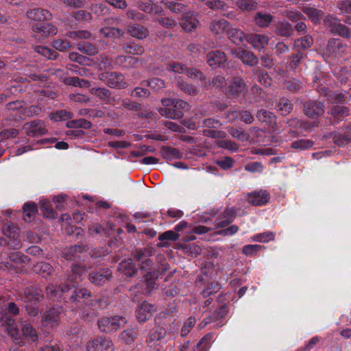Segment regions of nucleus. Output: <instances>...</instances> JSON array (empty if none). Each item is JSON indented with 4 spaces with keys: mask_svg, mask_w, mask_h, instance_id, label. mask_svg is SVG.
Masks as SVG:
<instances>
[{
    "mask_svg": "<svg viewBox=\"0 0 351 351\" xmlns=\"http://www.w3.org/2000/svg\"><path fill=\"white\" fill-rule=\"evenodd\" d=\"M20 309L14 302H9L5 310L0 313V323L5 327V330L19 345L23 342L21 338L17 323L14 316L19 314Z\"/></svg>",
    "mask_w": 351,
    "mask_h": 351,
    "instance_id": "obj_1",
    "label": "nucleus"
},
{
    "mask_svg": "<svg viewBox=\"0 0 351 351\" xmlns=\"http://www.w3.org/2000/svg\"><path fill=\"white\" fill-rule=\"evenodd\" d=\"M161 103L163 107L158 109L160 115L172 119L182 118L183 110H189L188 102L179 99H162Z\"/></svg>",
    "mask_w": 351,
    "mask_h": 351,
    "instance_id": "obj_2",
    "label": "nucleus"
},
{
    "mask_svg": "<svg viewBox=\"0 0 351 351\" xmlns=\"http://www.w3.org/2000/svg\"><path fill=\"white\" fill-rule=\"evenodd\" d=\"M127 322L125 317L122 316L103 317L97 320L99 330L105 333L116 332Z\"/></svg>",
    "mask_w": 351,
    "mask_h": 351,
    "instance_id": "obj_3",
    "label": "nucleus"
},
{
    "mask_svg": "<svg viewBox=\"0 0 351 351\" xmlns=\"http://www.w3.org/2000/svg\"><path fill=\"white\" fill-rule=\"evenodd\" d=\"M92 293L86 288H75L71 295L67 293L64 297V302L75 304L77 307L82 305H93V300L90 299Z\"/></svg>",
    "mask_w": 351,
    "mask_h": 351,
    "instance_id": "obj_4",
    "label": "nucleus"
},
{
    "mask_svg": "<svg viewBox=\"0 0 351 351\" xmlns=\"http://www.w3.org/2000/svg\"><path fill=\"white\" fill-rule=\"evenodd\" d=\"M324 23L330 29L332 34L346 39L351 38V29L344 24L341 23L340 20L337 17L328 15L324 18Z\"/></svg>",
    "mask_w": 351,
    "mask_h": 351,
    "instance_id": "obj_5",
    "label": "nucleus"
},
{
    "mask_svg": "<svg viewBox=\"0 0 351 351\" xmlns=\"http://www.w3.org/2000/svg\"><path fill=\"white\" fill-rule=\"evenodd\" d=\"M99 79L112 88H125L128 84L124 75L119 72H103L99 74Z\"/></svg>",
    "mask_w": 351,
    "mask_h": 351,
    "instance_id": "obj_6",
    "label": "nucleus"
},
{
    "mask_svg": "<svg viewBox=\"0 0 351 351\" xmlns=\"http://www.w3.org/2000/svg\"><path fill=\"white\" fill-rule=\"evenodd\" d=\"M112 277V272L108 267L96 268L88 274V279L92 284L101 286L109 282Z\"/></svg>",
    "mask_w": 351,
    "mask_h": 351,
    "instance_id": "obj_7",
    "label": "nucleus"
},
{
    "mask_svg": "<svg viewBox=\"0 0 351 351\" xmlns=\"http://www.w3.org/2000/svg\"><path fill=\"white\" fill-rule=\"evenodd\" d=\"M246 90L247 85L244 80L240 76H234L229 82L225 90V94L228 98H234L238 97Z\"/></svg>",
    "mask_w": 351,
    "mask_h": 351,
    "instance_id": "obj_8",
    "label": "nucleus"
},
{
    "mask_svg": "<svg viewBox=\"0 0 351 351\" xmlns=\"http://www.w3.org/2000/svg\"><path fill=\"white\" fill-rule=\"evenodd\" d=\"M86 351H112L114 344L110 338L97 337L87 342Z\"/></svg>",
    "mask_w": 351,
    "mask_h": 351,
    "instance_id": "obj_9",
    "label": "nucleus"
},
{
    "mask_svg": "<svg viewBox=\"0 0 351 351\" xmlns=\"http://www.w3.org/2000/svg\"><path fill=\"white\" fill-rule=\"evenodd\" d=\"M25 134L31 137L43 136L47 133L45 123L43 121L36 119L25 123L23 127Z\"/></svg>",
    "mask_w": 351,
    "mask_h": 351,
    "instance_id": "obj_10",
    "label": "nucleus"
},
{
    "mask_svg": "<svg viewBox=\"0 0 351 351\" xmlns=\"http://www.w3.org/2000/svg\"><path fill=\"white\" fill-rule=\"evenodd\" d=\"M71 289L70 285L68 284H64L58 287H56L53 284H49L45 288V293L49 300L54 301L64 300V297H66Z\"/></svg>",
    "mask_w": 351,
    "mask_h": 351,
    "instance_id": "obj_11",
    "label": "nucleus"
},
{
    "mask_svg": "<svg viewBox=\"0 0 351 351\" xmlns=\"http://www.w3.org/2000/svg\"><path fill=\"white\" fill-rule=\"evenodd\" d=\"M324 103L317 100H308L304 103V113L311 119H317L324 113Z\"/></svg>",
    "mask_w": 351,
    "mask_h": 351,
    "instance_id": "obj_12",
    "label": "nucleus"
},
{
    "mask_svg": "<svg viewBox=\"0 0 351 351\" xmlns=\"http://www.w3.org/2000/svg\"><path fill=\"white\" fill-rule=\"evenodd\" d=\"M44 298V293L39 285H30L25 288L21 295L23 302H40Z\"/></svg>",
    "mask_w": 351,
    "mask_h": 351,
    "instance_id": "obj_13",
    "label": "nucleus"
},
{
    "mask_svg": "<svg viewBox=\"0 0 351 351\" xmlns=\"http://www.w3.org/2000/svg\"><path fill=\"white\" fill-rule=\"evenodd\" d=\"M32 31L36 34L35 37L45 38L53 36L58 32L56 27L49 23H36L32 27Z\"/></svg>",
    "mask_w": 351,
    "mask_h": 351,
    "instance_id": "obj_14",
    "label": "nucleus"
},
{
    "mask_svg": "<svg viewBox=\"0 0 351 351\" xmlns=\"http://www.w3.org/2000/svg\"><path fill=\"white\" fill-rule=\"evenodd\" d=\"M62 312V308L60 306L51 307L43 313L42 315V322L45 326L51 327L58 324L60 316Z\"/></svg>",
    "mask_w": 351,
    "mask_h": 351,
    "instance_id": "obj_15",
    "label": "nucleus"
},
{
    "mask_svg": "<svg viewBox=\"0 0 351 351\" xmlns=\"http://www.w3.org/2000/svg\"><path fill=\"white\" fill-rule=\"evenodd\" d=\"M157 311L155 305L147 302H142L136 311V317L139 322H145L149 319Z\"/></svg>",
    "mask_w": 351,
    "mask_h": 351,
    "instance_id": "obj_16",
    "label": "nucleus"
},
{
    "mask_svg": "<svg viewBox=\"0 0 351 351\" xmlns=\"http://www.w3.org/2000/svg\"><path fill=\"white\" fill-rule=\"evenodd\" d=\"M270 198L269 193L266 190L254 191L247 195V201L254 206L266 204Z\"/></svg>",
    "mask_w": 351,
    "mask_h": 351,
    "instance_id": "obj_17",
    "label": "nucleus"
},
{
    "mask_svg": "<svg viewBox=\"0 0 351 351\" xmlns=\"http://www.w3.org/2000/svg\"><path fill=\"white\" fill-rule=\"evenodd\" d=\"M89 91L90 94L95 96L106 104L114 105L116 103L115 97L112 95V92L107 88L93 87Z\"/></svg>",
    "mask_w": 351,
    "mask_h": 351,
    "instance_id": "obj_18",
    "label": "nucleus"
},
{
    "mask_svg": "<svg viewBox=\"0 0 351 351\" xmlns=\"http://www.w3.org/2000/svg\"><path fill=\"white\" fill-rule=\"evenodd\" d=\"M227 60V57L223 51H212L206 55V62L213 69H216L223 64Z\"/></svg>",
    "mask_w": 351,
    "mask_h": 351,
    "instance_id": "obj_19",
    "label": "nucleus"
},
{
    "mask_svg": "<svg viewBox=\"0 0 351 351\" xmlns=\"http://www.w3.org/2000/svg\"><path fill=\"white\" fill-rule=\"evenodd\" d=\"M127 32L138 40L146 38L149 36L148 29L138 23L130 24L127 26Z\"/></svg>",
    "mask_w": 351,
    "mask_h": 351,
    "instance_id": "obj_20",
    "label": "nucleus"
},
{
    "mask_svg": "<svg viewBox=\"0 0 351 351\" xmlns=\"http://www.w3.org/2000/svg\"><path fill=\"white\" fill-rule=\"evenodd\" d=\"M247 40L254 49L260 51L268 45L269 38L264 34H254L250 35Z\"/></svg>",
    "mask_w": 351,
    "mask_h": 351,
    "instance_id": "obj_21",
    "label": "nucleus"
},
{
    "mask_svg": "<svg viewBox=\"0 0 351 351\" xmlns=\"http://www.w3.org/2000/svg\"><path fill=\"white\" fill-rule=\"evenodd\" d=\"M275 34L281 37L289 38L294 33L292 25L286 21H278L275 24Z\"/></svg>",
    "mask_w": 351,
    "mask_h": 351,
    "instance_id": "obj_22",
    "label": "nucleus"
},
{
    "mask_svg": "<svg viewBox=\"0 0 351 351\" xmlns=\"http://www.w3.org/2000/svg\"><path fill=\"white\" fill-rule=\"evenodd\" d=\"M28 19L34 21H45L51 19L52 15L47 10L43 8H34L27 12Z\"/></svg>",
    "mask_w": 351,
    "mask_h": 351,
    "instance_id": "obj_23",
    "label": "nucleus"
},
{
    "mask_svg": "<svg viewBox=\"0 0 351 351\" xmlns=\"http://www.w3.org/2000/svg\"><path fill=\"white\" fill-rule=\"evenodd\" d=\"M166 335V330L163 328H159L157 329H152L149 331V333L146 339L147 345L152 348L154 346L157 344L156 343L162 339Z\"/></svg>",
    "mask_w": 351,
    "mask_h": 351,
    "instance_id": "obj_24",
    "label": "nucleus"
},
{
    "mask_svg": "<svg viewBox=\"0 0 351 351\" xmlns=\"http://www.w3.org/2000/svg\"><path fill=\"white\" fill-rule=\"evenodd\" d=\"M84 251H85L84 245H74L63 250L62 257L67 261H73L80 258V254Z\"/></svg>",
    "mask_w": 351,
    "mask_h": 351,
    "instance_id": "obj_25",
    "label": "nucleus"
},
{
    "mask_svg": "<svg viewBox=\"0 0 351 351\" xmlns=\"http://www.w3.org/2000/svg\"><path fill=\"white\" fill-rule=\"evenodd\" d=\"M237 216V210L234 208H227L221 215L222 220L217 222V228H223L232 223Z\"/></svg>",
    "mask_w": 351,
    "mask_h": 351,
    "instance_id": "obj_26",
    "label": "nucleus"
},
{
    "mask_svg": "<svg viewBox=\"0 0 351 351\" xmlns=\"http://www.w3.org/2000/svg\"><path fill=\"white\" fill-rule=\"evenodd\" d=\"M306 54L303 51H295L291 56H288L287 67L291 70H295L299 67L302 61L306 58Z\"/></svg>",
    "mask_w": 351,
    "mask_h": 351,
    "instance_id": "obj_27",
    "label": "nucleus"
},
{
    "mask_svg": "<svg viewBox=\"0 0 351 351\" xmlns=\"http://www.w3.org/2000/svg\"><path fill=\"white\" fill-rule=\"evenodd\" d=\"M4 234L9 238V240L6 241V239L3 237H0V247L3 245H7L8 247L14 250L19 249L21 247V243L17 239L19 237V232H4Z\"/></svg>",
    "mask_w": 351,
    "mask_h": 351,
    "instance_id": "obj_28",
    "label": "nucleus"
},
{
    "mask_svg": "<svg viewBox=\"0 0 351 351\" xmlns=\"http://www.w3.org/2000/svg\"><path fill=\"white\" fill-rule=\"evenodd\" d=\"M347 46L339 38H330L327 45V50L330 55L343 53Z\"/></svg>",
    "mask_w": 351,
    "mask_h": 351,
    "instance_id": "obj_29",
    "label": "nucleus"
},
{
    "mask_svg": "<svg viewBox=\"0 0 351 351\" xmlns=\"http://www.w3.org/2000/svg\"><path fill=\"white\" fill-rule=\"evenodd\" d=\"M122 49L128 54L132 56H142L145 53V48L143 45L130 41L122 45Z\"/></svg>",
    "mask_w": 351,
    "mask_h": 351,
    "instance_id": "obj_30",
    "label": "nucleus"
},
{
    "mask_svg": "<svg viewBox=\"0 0 351 351\" xmlns=\"http://www.w3.org/2000/svg\"><path fill=\"white\" fill-rule=\"evenodd\" d=\"M226 35L228 38L235 45H239L247 39L245 33L239 29L232 28L230 26L227 30Z\"/></svg>",
    "mask_w": 351,
    "mask_h": 351,
    "instance_id": "obj_31",
    "label": "nucleus"
},
{
    "mask_svg": "<svg viewBox=\"0 0 351 351\" xmlns=\"http://www.w3.org/2000/svg\"><path fill=\"white\" fill-rule=\"evenodd\" d=\"M198 24V20L190 12L185 13L180 23L182 29L186 32H191Z\"/></svg>",
    "mask_w": 351,
    "mask_h": 351,
    "instance_id": "obj_32",
    "label": "nucleus"
},
{
    "mask_svg": "<svg viewBox=\"0 0 351 351\" xmlns=\"http://www.w3.org/2000/svg\"><path fill=\"white\" fill-rule=\"evenodd\" d=\"M238 58L245 64L253 66L258 64V58L250 51L241 49L238 52Z\"/></svg>",
    "mask_w": 351,
    "mask_h": 351,
    "instance_id": "obj_33",
    "label": "nucleus"
},
{
    "mask_svg": "<svg viewBox=\"0 0 351 351\" xmlns=\"http://www.w3.org/2000/svg\"><path fill=\"white\" fill-rule=\"evenodd\" d=\"M86 266L81 264L73 265L71 267V274L68 276L67 280L71 282L77 283L81 276L86 272Z\"/></svg>",
    "mask_w": 351,
    "mask_h": 351,
    "instance_id": "obj_34",
    "label": "nucleus"
},
{
    "mask_svg": "<svg viewBox=\"0 0 351 351\" xmlns=\"http://www.w3.org/2000/svg\"><path fill=\"white\" fill-rule=\"evenodd\" d=\"M32 269L35 273L43 275L45 278L51 276L53 272V267L46 262L37 263L34 265Z\"/></svg>",
    "mask_w": 351,
    "mask_h": 351,
    "instance_id": "obj_35",
    "label": "nucleus"
},
{
    "mask_svg": "<svg viewBox=\"0 0 351 351\" xmlns=\"http://www.w3.org/2000/svg\"><path fill=\"white\" fill-rule=\"evenodd\" d=\"M302 12L306 14L314 24L320 23L324 15V12L315 8L304 6L302 9Z\"/></svg>",
    "mask_w": 351,
    "mask_h": 351,
    "instance_id": "obj_36",
    "label": "nucleus"
},
{
    "mask_svg": "<svg viewBox=\"0 0 351 351\" xmlns=\"http://www.w3.org/2000/svg\"><path fill=\"white\" fill-rule=\"evenodd\" d=\"M229 27L230 23L224 19L215 21L210 24V31L216 35L226 34Z\"/></svg>",
    "mask_w": 351,
    "mask_h": 351,
    "instance_id": "obj_37",
    "label": "nucleus"
},
{
    "mask_svg": "<svg viewBox=\"0 0 351 351\" xmlns=\"http://www.w3.org/2000/svg\"><path fill=\"white\" fill-rule=\"evenodd\" d=\"M256 118L262 123H265L269 125H274L276 124V115L267 110L261 109L257 111Z\"/></svg>",
    "mask_w": 351,
    "mask_h": 351,
    "instance_id": "obj_38",
    "label": "nucleus"
},
{
    "mask_svg": "<svg viewBox=\"0 0 351 351\" xmlns=\"http://www.w3.org/2000/svg\"><path fill=\"white\" fill-rule=\"evenodd\" d=\"M118 270L127 277H132L137 272V269L132 260H124L119 265Z\"/></svg>",
    "mask_w": 351,
    "mask_h": 351,
    "instance_id": "obj_39",
    "label": "nucleus"
},
{
    "mask_svg": "<svg viewBox=\"0 0 351 351\" xmlns=\"http://www.w3.org/2000/svg\"><path fill=\"white\" fill-rule=\"evenodd\" d=\"M313 43L312 37L306 35L300 38L295 39L293 43V49L302 51L311 47Z\"/></svg>",
    "mask_w": 351,
    "mask_h": 351,
    "instance_id": "obj_40",
    "label": "nucleus"
},
{
    "mask_svg": "<svg viewBox=\"0 0 351 351\" xmlns=\"http://www.w3.org/2000/svg\"><path fill=\"white\" fill-rule=\"evenodd\" d=\"M99 32L106 38H119L124 36L125 32L123 29L120 28H117L114 27H104L100 30Z\"/></svg>",
    "mask_w": 351,
    "mask_h": 351,
    "instance_id": "obj_41",
    "label": "nucleus"
},
{
    "mask_svg": "<svg viewBox=\"0 0 351 351\" xmlns=\"http://www.w3.org/2000/svg\"><path fill=\"white\" fill-rule=\"evenodd\" d=\"M273 16L269 13L258 12L254 16L255 23L260 27H267L273 21Z\"/></svg>",
    "mask_w": 351,
    "mask_h": 351,
    "instance_id": "obj_42",
    "label": "nucleus"
},
{
    "mask_svg": "<svg viewBox=\"0 0 351 351\" xmlns=\"http://www.w3.org/2000/svg\"><path fill=\"white\" fill-rule=\"evenodd\" d=\"M62 82L65 85L80 88H88L91 85L88 80L80 79L78 77H66Z\"/></svg>",
    "mask_w": 351,
    "mask_h": 351,
    "instance_id": "obj_43",
    "label": "nucleus"
},
{
    "mask_svg": "<svg viewBox=\"0 0 351 351\" xmlns=\"http://www.w3.org/2000/svg\"><path fill=\"white\" fill-rule=\"evenodd\" d=\"M159 274L158 270H152L145 274L144 278L146 283V291L151 292L156 287V280L158 278Z\"/></svg>",
    "mask_w": 351,
    "mask_h": 351,
    "instance_id": "obj_44",
    "label": "nucleus"
},
{
    "mask_svg": "<svg viewBox=\"0 0 351 351\" xmlns=\"http://www.w3.org/2000/svg\"><path fill=\"white\" fill-rule=\"evenodd\" d=\"M153 250L152 247H143L141 249H138L133 254L134 259L138 262V265L143 262V261H146L149 259L151 256H153Z\"/></svg>",
    "mask_w": 351,
    "mask_h": 351,
    "instance_id": "obj_45",
    "label": "nucleus"
},
{
    "mask_svg": "<svg viewBox=\"0 0 351 351\" xmlns=\"http://www.w3.org/2000/svg\"><path fill=\"white\" fill-rule=\"evenodd\" d=\"M77 49L83 53L93 56L98 53V47L88 42H80L77 44Z\"/></svg>",
    "mask_w": 351,
    "mask_h": 351,
    "instance_id": "obj_46",
    "label": "nucleus"
},
{
    "mask_svg": "<svg viewBox=\"0 0 351 351\" xmlns=\"http://www.w3.org/2000/svg\"><path fill=\"white\" fill-rule=\"evenodd\" d=\"M332 141L339 147L347 145L351 142V132L350 131L343 133L336 132L333 134Z\"/></svg>",
    "mask_w": 351,
    "mask_h": 351,
    "instance_id": "obj_47",
    "label": "nucleus"
},
{
    "mask_svg": "<svg viewBox=\"0 0 351 351\" xmlns=\"http://www.w3.org/2000/svg\"><path fill=\"white\" fill-rule=\"evenodd\" d=\"M176 86L181 91L189 95H195L198 92L195 85L184 82L180 77L178 79Z\"/></svg>",
    "mask_w": 351,
    "mask_h": 351,
    "instance_id": "obj_48",
    "label": "nucleus"
},
{
    "mask_svg": "<svg viewBox=\"0 0 351 351\" xmlns=\"http://www.w3.org/2000/svg\"><path fill=\"white\" fill-rule=\"evenodd\" d=\"M23 210L24 220L26 222H30L34 215L38 212V206L34 202H27L23 205Z\"/></svg>",
    "mask_w": 351,
    "mask_h": 351,
    "instance_id": "obj_49",
    "label": "nucleus"
},
{
    "mask_svg": "<svg viewBox=\"0 0 351 351\" xmlns=\"http://www.w3.org/2000/svg\"><path fill=\"white\" fill-rule=\"evenodd\" d=\"M40 209L45 217L49 219H55L57 217V213L52 208V206L49 200H41L40 202Z\"/></svg>",
    "mask_w": 351,
    "mask_h": 351,
    "instance_id": "obj_50",
    "label": "nucleus"
},
{
    "mask_svg": "<svg viewBox=\"0 0 351 351\" xmlns=\"http://www.w3.org/2000/svg\"><path fill=\"white\" fill-rule=\"evenodd\" d=\"M137 58L124 55L117 56L114 60L116 64L125 68L134 66V64L137 63Z\"/></svg>",
    "mask_w": 351,
    "mask_h": 351,
    "instance_id": "obj_51",
    "label": "nucleus"
},
{
    "mask_svg": "<svg viewBox=\"0 0 351 351\" xmlns=\"http://www.w3.org/2000/svg\"><path fill=\"white\" fill-rule=\"evenodd\" d=\"M161 153L164 158L169 160L181 158L182 156L179 149L172 147H163Z\"/></svg>",
    "mask_w": 351,
    "mask_h": 351,
    "instance_id": "obj_52",
    "label": "nucleus"
},
{
    "mask_svg": "<svg viewBox=\"0 0 351 351\" xmlns=\"http://www.w3.org/2000/svg\"><path fill=\"white\" fill-rule=\"evenodd\" d=\"M350 114V109L348 107L343 106H335L330 110V114L334 118L340 120L348 117Z\"/></svg>",
    "mask_w": 351,
    "mask_h": 351,
    "instance_id": "obj_53",
    "label": "nucleus"
},
{
    "mask_svg": "<svg viewBox=\"0 0 351 351\" xmlns=\"http://www.w3.org/2000/svg\"><path fill=\"white\" fill-rule=\"evenodd\" d=\"M350 99V96L346 93L333 92L328 95V101L337 104H346Z\"/></svg>",
    "mask_w": 351,
    "mask_h": 351,
    "instance_id": "obj_54",
    "label": "nucleus"
},
{
    "mask_svg": "<svg viewBox=\"0 0 351 351\" xmlns=\"http://www.w3.org/2000/svg\"><path fill=\"white\" fill-rule=\"evenodd\" d=\"M23 335L27 338L29 341L36 342L38 341L37 332L33 326L25 322L22 326Z\"/></svg>",
    "mask_w": 351,
    "mask_h": 351,
    "instance_id": "obj_55",
    "label": "nucleus"
},
{
    "mask_svg": "<svg viewBox=\"0 0 351 351\" xmlns=\"http://www.w3.org/2000/svg\"><path fill=\"white\" fill-rule=\"evenodd\" d=\"M120 337L126 344L130 345L137 337V330L135 328H128L121 332Z\"/></svg>",
    "mask_w": 351,
    "mask_h": 351,
    "instance_id": "obj_56",
    "label": "nucleus"
},
{
    "mask_svg": "<svg viewBox=\"0 0 351 351\" xmlns=\"http://www.w3.org/2000/svg\"><path fill=\"white\" fill-rule=\"evenodd\" d=\"M277 108L281 112L282 115L286 116L293 110V104L286 98H281L277 103Z\"/></svg>",
    "mask_w": 351,
    "mask_h": 351,
    "instance_id": "obj_57",
    "label": "nucleus"
},
{
    "mask_svg": "<svg viewBox=\"0 0 351 351\" xmlns=\"http://www.w3.org/2000/svg\"><path fill=\"white\" fill-rule=\"evenodd\" d=\"M216 145L218 147L227 149L230 152H236L239 149V145L231 140H217Z\"/></svg>",
    "mask_w": 351,
    "mask_h": 351,
    "instance_id": "obj_58",
    "label": "nucleus"
},
{
    "mask_svg": "<svg viewBox=\"0 0 351 351\" xmlns=\"http://www.w3.org/2000/svg\"><path fill=\"white\" fill-rule=\"evenodd\" d=\"M228 132L233 138L242 142L247 141L250 138V135L244 130L241 128L232 127L228 130Z\"/></svg>",
    "mask_w": 351,
    "mask_h": 351,
    "instance_id": "obj_59",
    "label": "nucleus"
},
{
    "mask_svg": "<svg viewBox=\"0 0 351 351\" xmlns=\"http://www.w3.org/2000/svg\"><path fill=\"white\" fill-rule=\"evenodd\" d=\"M73 117V114L66 110H60L50 114V118L54 121H65Z\"/></svg>",
    "mask_w": 351,
    "mask_h": 351,
    "instance_id": "obj_60",
    "label": "nucleus"
},
{
    "mask_svg": "<svg viewBox=\"0 0 351 351\" xmlns=\"http://www.w3.org/2000/svg\"><path fill=\"white\" fill-rule=\"evenodd\" d=\"M314 142L309 139H300L291 143V147L295 149L305 150L311 148Z\"/></svg>",
    "mask_w": 351,
    "mask_h": 351,
    "instance_id": "obj_61",
    "label": "nucleus"
},
{
    "mask_svg": "<svg viewBox=\"0 0 351 351\" xmlns=\"http://www.w3.org/2000/svg\"><path fill=\"white\" fill-rule=\"evenodd\" d=\"M34 50L38 53L51 60L57 58L58 53L44 46H36Z\"/></svg>",
    "mask_w": 351,
    "mask_h": 351,
    "instance_id": "obj_62",
    "label": "nucleus"
},
{
    "mask_svg": "<svg viewBox=\"0 0 351 351\" xmlns=\"http://www.w3.org/2000/svg\"><path fill=\"white\" fill-rule=\"evenodd\" d=\"M196 323V319L194 317H189L184 323L181 330L180 335L184 337L188 335L192 328L195 326Z\"/></svg>",
    "mask_w": 351,
    "mask_h": 351,
    "instance_id": "obj_63",
    "label": "nucleus"
},
{
    "mask_svg": "<svg viewBox=\"0 0 351 351\" xmlns=\"http://www.w3.org/2000/svg\"><path fill=\"white\" fill-rule=\"evenodd\" d=\"M146 84L152 90L157 92L162 90L165 87V82L164 80L154 77L146 81Z\"/></svg>",
    "mask_w": 351,
    "mask_h": 351,
    "instance_id": "obj_64",
    "label": "nucleus"
}]
</instances>
